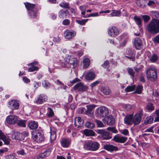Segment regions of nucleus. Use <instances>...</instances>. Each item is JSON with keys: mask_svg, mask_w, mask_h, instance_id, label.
<instances>
[{"mask_svg": "<svg viewBox=\"0 0 159 159\" xmlns=\"http://www.w3.org/2000/svg\"><path fill=\"white\" fill-rule=\"evenodd\" d=\"M147 30L150 33L156 34L159 33V20L152 19L147 25Z\"/></svg>", "mask_w": 159, "mask_h": 159, "instance_id": "1", "label": "nucleus"}, {"mask_svg": "<svg viewBox=\"0 0 159 159\" xmlns=\"http://www.w3.org/2000/svg\"><path fill=\"white\" fill-rule=\"evenodd\" d=\"M146 74L147 79L150 81L154 82L157 79V71L154 68H148L146 71Z\"/></svg>", "mask_w": 159, "mask_h": 159, "instance_id": "2", "label": "nucleus"}, {"mask_svg": "<svg viewBox=\"0 0 159 159\" xmlns=\"http://www.w3.org/2000/svg\"><path fill=\"white\" fill-rule=\"evenodd\" d=\"M99 143L97 142L89 141L85 143V148L87 150L95 151L99 149Z\"/></svg>", "mask_w": 159, "mask_h": 159, "instance_id": "3", "label": "nucleus"}, {"mask_svg": "<svg viewBox=\"0 0 159 159\" xmlns=\"http://www.w3.org/2000/svg\"><path fill=\"white\" fill-rule=\"evenodd\" d=\"M98 116L102 118L107 116L109 114L108 109L105 107L102 106L98 107L96 109Z\"/></svg>", "mask_w": 159, "mask_h": 159, "instance_id": "4", "label": "nucleus"}, {"mask_svg": "<svg viewBox=\"0 0 159 159\" xmlns=\"http://www.w3.org/2000/svg\"><path fill=\"white\" fill-rule=\"evenodd\" d=\"M65 62L68 66L72 68H74L77 64V59L72 57L68 56L65 59Z\"/></svg>", "mask_w": 159, "mask_h": 159, "instance_id": "5", "label": "nucleus"}, {"mask_svg": "<svg viewBox=\"0 0 159 159\" xmlns=\"http://www.w3.org/2000/svg\"><path fill=\"white\" fill-rule=\"evenodd\" d=\"M25 7L29 11V15L32 18H35L36 16L35 11L34 10L35 5L32 4L28 2L25 3Z\"/></svg>", "mask_w": 159, "mask_h": 159, "instance_id": "6", "label": "nucleus"}, {"mask_svg": "<svg viewBox=\"0 0 159 159\" xmlns=\"http://www.w3.org/2000/svg\"><path fill=\"white\" fill-rule=\"evenodd\" d=\"M32 134L33 139L38 143L41 142L44 139V137L40 132L34 131L32 132Z\"/></svg>", "mask_w": 159, "mask_h": 159, "instance_id": "7", "label": "nucleus"}, {"mask_svg": "<svg viewBox=\"0 0 159 159\" xmlns=\"http://www.w3.org/2000/svg\"><path fill=\"white\" fill-rule=\"evenodd\" d=\"M143 110H141L139 111V113L135 114L134 116H133V120L134 125H138L140 123L141 117L143 115Z\"/></svg>", "mask_w": 159, "mask_h": 159, "instance_id": "8", "label": "nucleus"}, {"mask_svg": "<svg viewBox=\"0 0 159 159\" xmlns=\"http://www.w3.org/2000/svg\"><path fill=\"white\" fill-rule=\"evenodd\" d=\"M98 133L100 134L102 138L104 140H108L112 138L111 134L109 132L103 129L98 130Z\"/></svg>", "mask_w": 159, "mask_h": 159, "instance_id": "9", "label": "nucleus"}, {"mask_svg": "<svg viewBox=\"0 0 159 159\" xmlns=\"http://www.w3.org/2000/svg\"><path fill=\"white\" fill-rule=\"evenodd\" d=\"M74 89L79 92H83L86 91L88 89V87L83 84L81 82L76 84L74 87Z\"/></svg>", "mask_w": 159, "mask_h": 159, "instance_id": "10", "label": "nucleus"}, {"mask_svg": "<svg viewBox=\"0 0 159 159\" xmlns=\"http://www.w3.org/2000/svg\"><path fill=\"white\" fill-rule=\"evenodd\" d=\"M108 33L110 36L114 37L118 35L119 32L116 27L111 26L108 29Z\"/></svg>", "mask_w": 159, "mask_h": 159, "instance_id": "11", "label": "nucleus"}, {"mask_svg": "<svg viewBox=\"0 0 159 159\" xmlns=\"http://www.w3.org/2000/svg\"><path fill=\"white\" fill-rule=\"evenodd\" d=\"M19 106V103L16 100H12L8 102V107L12 110L17 109Z\"/></svg>", "mask_w": 159, "mask_h": 159, "instance_id": "12", "label": "nucleus"}, {"mask_svg": "<svg viewBox=\"0 0 159 159\" xmlns=\"http://www.w3.org/2000/svg\"><path fill=\"white\" fill-rule=\"evenodd\" d=\"M18 117L17 116L13 115L8 116L6 118L7 123L10 124H14L17 121Z\"/></svg>", "mask_w": 159, "mask_h": 159, "instance_id": "13", "label": "nucleus"}, {"mask_svg": "<svg viewBox=\"0 0 159 159\" xmlns=\"http://www.w3.org/2000/svg\"><path fill=\"white\" fill-rule=\"evenodd\" d=\"M47 100V96L43 94H40L39 97L36 99L34 103L37 104H41L44 103Z\"/></svg>", "mask_w": 159, "mask_h": 159, "instance_id": "14", "label": "nucleus"}, {"mask_svg": "<svg viewBox=\"0 0 159 159\" xmlns=\"http://www.w3.org/2000/svg\"><path fill=\"white\" fill-rule=\"evenodd\" d=\"M51 150L50 148L47 149L44 152L39 154L37 157V159H43L48 156L50 154Z\"/></svg>", "mask_w": 159, "mask_h": 159, "instance_id": "15", "label": "nucleus"}, {"mask_svg": "<svg viewBox=\"0 0 159 159\" xmlns=\"http://www.w3.org/2000/svg\"><path fill=\"white\" fill-rule=\"evenodd\" d=\"M0 139L2 140L6 144H8L10 141V139L8 136L5 135L2 131L0 130Z\"/></svg>", "mask_w": 159, "mask_h": 159, "instance_id": "16", "label": "nucleus"}, {"mask_svg": "<svg viewBox=\"0 0 159 159\" xmlns=\"http://www.w3.org/2000/svg\"><path fill=\"white\" fill-rule=\"evenodd\" d=\"M127 138L126 137L120 136L118 135H116L114 136L113 139L116 142L123 143L125 142L127 140Z\"/></svg>", "mask_w": 159, "mask_h": 159, "instance_id": "17", "label": "nucleus"}, {"mask_svg": "<svg viewBox=\"0 0 159 159\" xmlns=\"http://www.w3.org/2000/svg\"><path fill=\"white\" fill-rule=\"evenodd\" d=\"M103 147L105 149L110 152L116 151L118 150L117 147L111 144H106Z\"/></svg>", "mask_w": 159, "mask_h": 159, "instance_id": "18", "label": "nucleus"}, {"mask_svg": "<svg viewBox=\"0 0 159 159\" xmlns=\"http://www.w3.org/2000/svg\"><path fill=\"white\" fill-rule=\"evenodd\" d=\"M84 121L80 117H76L75 120V125L77 128L82 127L83 125Z\"/></svg>", "mask_w": 159, "mask_h": 159, "instance_id": "19", "label": "nucleus"}, {"mask_svg": "<svg viewBox=\"0 0 159 159\" xmlns=\"http://www.w3.org/2000/svg\"><path fill=\"white\" fill-rule=\"evenodd\" d=\"M124 121L125 123L128 125H130L134 124L133 115H127L125 117Z\"/></svg>", "mask_w": 159, "mask_h": 159, "instance_id": "20", "label": "nucleus"}, {"mask_svg": "<svg viewBox=\"0 0 159 159\" xmlns=\"http://www.w3.org/2000/svg\"><path fill=\"white\" fill-rule=\"evenodd\" d=\"M21 133L19 132H13L11 135V138L13 139H15L18 140H23Z\"/></svg>", "mask_w": 159, "mask_h": 159, "instance_id": "21", "label": "nucleus"}, {"mask_svg": "<svg viewBox=\"0 0 159 159\" xmlns=\"http://www.w3.org/2000/svg\"><path fill=\"white\" fill-rule=\"evenodd\" d=\"M143 42L139 38H136L134 39V44L136 48L137 49H140L142 46Z\"/></svg>", "mask_w": 159, "mask_h": 159, "instance_id": "22", "label": "nucleus"}, {"mask_svg": "<svg viewBox=\"0 0 159 159\" xmlns=\"http://www.w3.org/2000/svg\"><path fill=\"white\" fill-rule=\"evenodd\" d=\"M64 34L65 38L68 39H72L75 35V33L69 30H66Z\"/></svg>", "mask_w": 159, "mask_h": 159, "instance_id": "23", "label": "nucleus"}, {"mask_svg": "<svg viewBox=\"0 0 159 159\" xmlns=\"http://www.w3.org/2000/svg\"><path fill=\"white\" fill-rule=\"evenodd\" d=\"M56 129L54 127L50 128V139L52 142L54 141L56 138Z\"/></svg>", "mask_w": 159, "mask_h": 159, "instance_id": "24", "label": "nucleus"}, {"mask_svg": "<svg viewBox=\"0 0 159 159\" xmlns=\"http://www.w3.org/2000/svg\"><path fill=\"white\" fill-rule=\"evenodd\" d=\"M101 92L104 95H110L111 92V89L107 86H102L101 89Z\"/></svg>", "mask_w": 159, "mask_h": 159, "instance_id": "25", "label": "nucleus"}, {"mask_svg": "<svg viewBox=\"0 0 159 159\" xmlns=\"http://www.w3.org/2000/svg\"><path fill=\"white\" fill-rule=\"evenodd\" d=\"M71 141L68 139H63L61 141V146L64 148H67L69 146Z\"/></svg>", "mask_w": 159, "mask_h": 159, "instance_id": "26", "label": "nucleus"}, {"mask_svg": "<svg viewBox=\"0 0 159 159\" xmlns=\"http://www.w3.org/2000/svg\"><path fill=\"white\" fill-rule=\"evenodd\" d=\"M85 79L88 80L94 79L95 77V74L94 72L91 71L88 72L85 75Z\"/></svg>", "mask_w": 159, "mask_h": 159, "instance_id": "27", "label": "nucleus"}, {"mask_svg": "<svg viewBox=\"0 0 159 159\" xmlns=\"http://www.w3.org/2000/svg\"><path fill=\"white\" fill-rule=\"evenodd\" d=\"M86 107L87 109H85L84 114L89 115L91 114L92 111L96 107V106L94 105H87Z\"/></svg>", "mask_w": 159, "mask_h": 159, "instance_id": "28", "label": "nucleus"}, {"mask_svg": "<svg viewBox=\"0 0 159 159\" xmlns=\"http://www.w3.org/2000/svg\"><path fill=\"white\" fill-rule=\"evenodd\" d=\"M59 16L61 18L64 19L67 18L69 15V12L66 10H61L59 13Z\"/></svg>", "mask_w": 159, "mask_h": 159, "instance_id": "29", "label": "nucleus"}, {"mask_svg": "<svg viewBox=\"0 0 159 159\" xmlns=\"http://www.w3.org/2000/svg\"><path fill=\"white\" fill-rule=\"evenodd\" d=\"M28 127L31 129H36L38 127V123L34 121H31L29 123Z\"/></svg>", "mask_w": 159, "mask_h": 159, "instance_id": "30", "label": "nucleus"}, {"mask_svg": "<svg viewBox=\"0 0 159 159\" xmlns=\"http://www.w3.org/2000/svg\"><path fill=\"white\" fill-rule=\"evenodd\" d=\"M107 124L110 125L112 126L115 123V119L111 116L110 115L107 117Z\"/></svg>", "mask_w": 159, "mask_h": 159, "instance_id": "31", "label": "nucleus"}, {"mask_svg": "<svg viewBox=\"0 0 159 159\" xmlns=\"http://www.w3.org/2000/svg\"><path fill=\"white\" fill-rule=\"evenodd\" d=\"M84 134L86 136H94L95 133L92 130L88 129H85L84 132Z\"/></svg>", "mask_w": 159, "mask_h": 159, "instance_id": "32", "label": "nucleus"}, {"mask_svg": "<svg viewBox=\"0 0 159 159\" xmlns=\"http://www.w3.org/2000/svg\"><path fill=\"white\" fill-rule=\"evenodd\" d=\"M137 5L141 8H143L146 6V1L145 0H139L136 2Z\"/></svg>", "mask_w": 159, "mask_h": 159, "instance_id": "33", "label": "nucleus"}, {"mask_svg": "<svg viewBox=\"0 0 159 159\" xmlns=\"http://www.w3.org/2000/svg\"><path fill=\"white\" fill-rule=\"evenodd\" d=\"M83 68H86L90 65V60L88 58H84L83 60Z\"/></svg>", "mask_w": 159, "mask_h": 159, "instance_id": "34", "label": "nucleus"}, {"mask_svg": "<svg viewBox=\"0 0 159 159\" xmlns=\"http://www.w3.org/2000/svg\"><path fill=\"white\" fill-rule=\"evenodd\" d=\"M127 54H128V56H126V57L129 59H132V61H134V55L133 51L130 50H129Z\"/></svg>", "mask_w": 159, "mask_h": 159, "instance_id": "35", "label": "nucleus"}, {"mask_svg": "<svg viewBox=\"0 0 159 159\" xmlns=\"http://www.w3.org/2000/svg\"><path fill=\"white\" fill-rule=\"evenodd\" d=\"M134 20L136 23L139 26L141 25L142 20V19L136 16H135L134 18Z\"/></svg>", "mask_w": 159, "mask_h": 159, "instance_id": "36", "label": "nucleus"}, {"mask_svg": "<svg viewBox=\"0 0 159 159\" xmlns=\"http://www.w3.org/2000/svg\"><path fill=\"white\" fill-rule=\"evenodd\" d=\"M128 74L132 77V78H134L135 76V72L131 68L128 67L127 69Z\"/></svg>", "mask_w": 159, "mask_h": 159, "instance_id": "37", "label": "nucleus"}, {"mask_svg": "<svg viewBox=\"0 0 159 159\" xmlns=\"http://www.w3.org/2000/svg\"><path fill=\"white\" fill-rule=\"evenodd\" d=\"M135 89V86L134 85L128 86L125 88V91L126 92H129L134 90Z\"/></svg>", "mask_w": 159, "mask_h": 159, "instance_id": "38", "label": "nucleus"}, {"mask_svg": "<svg viewBox=\"0 0 159 159\" xmlns=\"http://www.w3.org/2000/svg\"><path fill=\"white\" fill-rule=\"evenodd\" d=\"M43 86L46 89L50 87V84L49 83L48 81L44 80L42 83Z\"/></svg>", "mask_w": 159, "mask_h": 159, "instance_id": "39", "label": "nucleus"}, {"mask_svg": "<svg viewBox=\"0 0 159 159\" xmlns=\"http://www.w3.org/2000/svg\"><path fill=\"white\" fill-rule=\"evenodd\" d=\"M48 112L47 113V116L49 117L52 116L54 115V112L52 110L51 108H48Z\"/></svg>", "mask_w": 159, "mask_h": 159, "instance_id": "40", "label": "nucleus"}, {"mask_svg": "<svg viewBox=\"0 0 159 159\" xmlns=\"http://www.w3.org/2000/svg\"><path fill=\"white\" fill-rule=\"evenodd\" d=\"M24 120H19L17 123V125L20 127H25V124Z\"/></svg>", "mask_w": 159, "mask_h": 159, "instance_id": "41", "label": "nucleus"}, {"mask_svg": "<svg viewBox=\"0 0 159 159\" xmlns=\"http://www.w3.org/2000/svg\"><path fill=\"white\" fill-rule=\"evenodd\" d=\"M85 125L86 127L89 128H93L94 126V124L89 121H87L85 123Z\"/></svg>", "mask_w": 159, "mask_h": 159, "instance_id": "42", "label": "nucleus"}, {"mask_svg": "<svg viewBox=\"0 0 159 159\" xmlns=\"http://www.w3.org/2000/svg\"><path fill=\"white\" fill-rule=\"evenodd\" d=\"M102 66L105 69L107 68V71H109V69H108L109 66V63L108 61H105L104 63L102 64Z\"/></svg>", "mask_w": 159, "mask_h": 159, "instance_id": "43", "label": "nucleus"}, {"mask_svg": "<svg viewBox=\"0 0 159 159\" xmlns=\"http://www.w3.org/2000/svg\"><path fill=\"white\" fill-rule=\"evenodd\" d=\"M143 86H142L139 85L138 86L136 89L135 91V93H137L139 94L141 93L143 89Z\"/></svg>", "mask_w": 159, "mask_h": 159, "instance_id": "44", "label": "nucleus"}, {"mask_svg": "<svg viewBox=\"0 0 159 159\" xmlns=\"http://www.w3.org/2000/svg\"><path fill=\"white\" fill-rule=\"evenodd\" d=\"M31 67L29 68L28 70L29 72H33L35 70H37L39 69V68L37 66H31Z\"/></svg>", "mask_w": 159, "mask_h": 159, "instance_id": "45", "label": "nucleus"}, {"mask_svg": "<svg viewBox=\"0 0 159 159\" xmlns=\"http://www.w3.org/2000/svg\"><path fill=\"white\" fill-rule=\"evenodd\" d=\"M120 14V11H114L111 13L110 15L112 16H118Z\"/></svg>", "mask_w": 159, "mask_h": 159, "instance_id": "46", "label": "nucleus"}, {"mask_svg": "<svg viewBox=\"0 0 159 159\" xmlns=\"http://www.w3.org/2000/svg\"><path fill=\"white\" fill-rule=\"evenodd\" d=\"M59 6L62 8H69L68 4L66 2H62L60 3Z\"/></svg>", "mask_w": 159, "mask_h": 159, "instance_id": "47", "label": "nucleus"}, {"mask_svg": "<svg viewBox=\"0 0 159 159\" xmlns=\"http://www.w3.org/2000/svg\"><path fill=\"white\" fill-rule=\"evenodd\" d=\"M88 19H83L81 20H76V22L78 24L81 25H84L88 21Z\"/></svg>", "mask_w": 159, "mask_h": 159, "instance_id": "48", "label": "nucleus"}, {"mask_svg": "<svg viewBox=\"0 0 159 159\" xmlns=\"http://www.w3.org/2000/svg\"><path fill=\"white\" fill-rule=\"evenodd\" d=\"M157 56L155 54H153L152 55L150 59V61L152 62H155L157 61Z\"/></svg>", "mask_w": 159, "mask_h": 159, "instance_id": "49", "label": "nucleus"}, {"mask_svg": "<svg viewBox=\"0 0 159 159\" xmlns=\"http://www.w3.org/2000/svg\"><path fill=\"white\" fill-rule=\"evenodd\" d=\"M153 120V118L151 116L147 117L146 119V122L147 124L151 123L152 122Z\"/></svg>", "mask_w": 159, "mask_h": 159, "instance_id": "50", "label": "nucleus"}, {"mask_svg": "<svg viewBox=\"0 0 159 159\" xmlns=\"http://www.w3.org/2000/svg\"><path fill=\"white\" fill-rule=\"evenodd\" d=\"M107 129L110 131H111L113 133H116L117 132V130L114 127H108L107 128Z\"/></svg>", "mask_w": 159, "mask_h": 159, "instance_id": "51", "label": "nucleus"}, {"mask_svg": "<svg viewBox=\"0 0 159 159\" xmlns=\"http://www.w3.org/2000/svg\"><path fill=\"white\" fill-rule=\"evenodd\" d=\"M146 108L148 110L151 111L153 110L154 109V107L152 105L151 103H149L146 106Z\"/></svg>", "mask_w": 159, "mask_h": 159, "instance_id": "52", "label": "nucleus"}, {"mask_svg": "<svg viewBox=\"0 0 159 159\" xmlns=\"http://www.w3.org/2000/svg\"><path fill=\"white\" fill-rule=\"evenodd\" d=\"M142 17L145 22H147L150 19V17L147 15H143Z\"/></svg>", "mask_w": 159, "mask_h": 159, "instance_id": "53", "label": "nucleus"}, {"mask_svg": "<svg viewBox=\"0 0 159 159\" xmlns=\"http://www.w3.org/2000/svg\"><path fill=\"white\" fill-rule=\"evenodd\" d=\"M17 153L18 155H20L22 156L26 155V153L23 149H21L17 152Z\"/></svg>", "mask_w": 159, "mask_h": 159, "instance_id": "54", "label": "nucleus"}, {"mask_svg": "<svg viewBox=\"0 0 159 159\" xmlns=\"http://www.w3.org/2000/svg\"><path fill=\"white\" fill-rule=\"evenodd\" d=\"M156 114L157 116L155 118L154 121H159V110H157L156 111Z\"/></svg>", "mask_w": 159, "mask_h": 159, "instance_id": "55", "label": "nucleus"}, {"mask_svg": "<svg viewBox=\"0 0 159 159\" xmlns=\"http://www.w3.org/2000/svg\"><path fill=\"white\" fill-rule=\"evenodd\" d=\"M96 123L97 125V126L98 127H104V125L99 120H97Z\"/></svg>", "mask_w": 159, "mask_h": 159, "instance_id": "56", "label": "nucleus"}, {"mask_svg": "<svg viewBox=\"0 0 159 159\" xmlns=\"http://www.w3.org/2000/svg\"><path fill=\"white\" fill-rule=\"evenodd\" d=\"M6 159H16V157L13 155H7L6 157Z\"/></svg>", "mask_w": 159, "mask_h": 159, "instance_id": "57", "label": "nucleus"}, {"mask_svg": "<svg viewBox=\"0 0 159 159\" xmlns=\"http://www.w3.org/2000/svg\"><path fill=\"white\" fill-rule=\"evenodd\" d=\"M70 23V21L68 19H65L62 22L63 24L66 25H69Z\"/></svg>", "mask_w": 159, "mask_h": 159, "instance_id": "58", "label": "nucleus"}, {"mask_svg": "<svg viewBox=\"0 0 159 159\" xmlns=\"http://www.w3.org/2000/svg\"><path fill=\"white\" fill-rule=\"evenodd\" d=\"M22 135V137H23V140L24 139L25 137H26L28 136L29 133L28 132L26 131H24L21 133Z\"/></svg>", "mask_w": 159, "mask_h": 159, "instance_id": "59", "label": "nucleus"}, {"mask_svg": "<svg viewBox=\"0 0 159 159\" xmlns=\"http://www.w3.org/2000/svg\"><path fill=\"white\" fill-rule=\"evenodd\" d=\"M40 83H39L36 82H34V88H35V89L38 88L39 86H40Z\"/></svg>", "mask_w": 159, "mask_h": 159, "instance_id": "60", "label": "nucleus"}, {"mask_svg": "<svg viewBox=\"0 0 159 159\" xmlns=\"http://www.w3.org/2000/svg\"><path fill=\"white\" fill-rule=\"evenodd\" d=\"M155 4V2L152 0H149L147 3V5L149 6H154Z\"/></svg>", "mask_w": 159, "mask_h": 159, "instance_id": "61", "label": "nucleus"}, {"mask_svg": "<svg viewBox=\"0 0 159 159\" xmlns=\"http://www.w3.org/2000/svg\"><path fill=\"white\" fill-rule=\"evenodd\" d=\"M98 15V12H95L94 13H92L90 14L88 16H85V17H89L91 16H96Z\"/></svg>", "mask_w": 159, "mask_h": 159, "instance_id": "62", "label": "nucleus"}, {"mask_svg": "<svg viewBox=\"0 0 159 159\" xmlns=\"http://www.w3.org/2000/svg\"><path fill=\"white\" fill-rule=\"evenodd\" d=\"M80 81V80L78 78H76L75 79L70 80V82L72 84H74L77 82H79Z\"/></svg>", "mask_w": 159, "mask_h": 159, "instance_id": "63", "label": "nucleus"}, {"mask_svg": "<svg viewBox=\"0 0 159 159\" xmlns=\"http://www.w3.org/2000/svg\"><path fill=\"white\" fill-rule=\"evenodd\" d=\"M121 133L124 135H127L129 134V131L128 129H125L122 130Z\"/></svg>", "mask_w": 159, "mask_h": 159, "instance_id": "64", "label": "nucleus"}]
</instances>
